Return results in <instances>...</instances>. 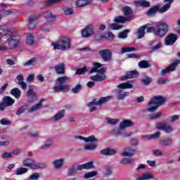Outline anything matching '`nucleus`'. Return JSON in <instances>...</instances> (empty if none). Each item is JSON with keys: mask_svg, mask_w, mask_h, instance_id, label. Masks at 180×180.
I'll use <instances>...</instances> for the list:
<instances>
[{"mask_svg": "<svg viewBox=\"0 0 180 180\" xmlns=\"http://www.w3.org/2000/svg\"><path fill=\"white\" fill-rule=\"evenodd\" d=\"M0 34L1 35L3 43L8 41L10 50L17 49V47L23 44L22 40H20V37L15 33L11 32L6 27H0Z\"/></svg>", "mask_w": 180, "mask_h": 180, "instance_id": "nucleus-1", "label": "nucleus"}, {"mask_svg": "<svg viewBox=\"0 0 180 180\" xmlns=\"http://www.w3.org/2000/svg\"><path fill=\"white\" fill-rule=\"evenodd\" d=\"M165 103V98L162 96H157L151 98L148 103L147 112L153 113L158 109L160 106Z\"/></svg>", "mask_w": 180, "mask_h": 180, "instance_id": "nucleus-2", "label": "nucleus"}, {"mask_svg": "<svg viewBox=\"0 0 180 180\" xmlns=\"http://www.w3.org/2000/svg\"><path fill=\"white\" fill-rule=\"evenodd\" d=\"M53 50L65 51L71 49V39L67 36H62L59 38L56 44H51Z\"/></svg>", "mask_w": 180, "mask_h": 180, "instance_id": "nucleus-3", "label": "nucleus"}, {"mask_svg": "<svg viewBox=\"0 0 180 180\" xmlns=\"http://www.w3.org/2000/svg\"><path fill=\"white\" fill-rule=\"evenodd\" d=\"M22 167L30 168V169H43L47 168L46 163H39L32 158H25L22 162Z\"/></svg>", "mask_w": 180, "mask_h": 180, "instance_id": "nucleus-4", "label": "nucleus"}, {"mask_svg": "<svg viewBox=\"0 0 180 180\" xmlns=\"http://www.w3.org/2000/svg\"><path fill=\"white\" fill-rule=\"evenodd\" d=\"M168 33V25L159 23L155 27V34L158 37H164Z\"/></svg>", "mask_w": 180, "mask_h": 180, "instance_id": "nucleus-5", "label": "nucleus"}, {"mask_svg": "<svg viewBox=\"0 0 180 180\" xmlns=\"http://www.w3.org/2000/svg\"><path fill=\"white\" fill-rule=\"evenodd\" d=\"M98 53L101 56V58L103 60V61H112V51L110 50L103 49L101 51H99Z\"/></svg>", "mask_w": 180, "mask_h": 180, "instance_id": "nucleus-6", "label": "nucleus"}, {"mask_svg": "<svg viewBox=\"0 0 180 180\" xmlns=\"http://www.w3.org/2000/svg\"><path fill=\"white\" fill-rule=\"evenodd\" d=\"M176 40H178L176 34H169L165 39V46H172V44H175Z\"/></svg>", "mask_w": 180, "mask_h": 180, "instance_id": "nucleus-7", "label": "nucleus"}, {"mask_svg": "<svg viewBox=\"0 0 180 180\" xmlns=\"http://www.w3.org/2000/svg\"><path fill=\"white\" fill-rule=\"evenodd\" d=\"M94 34V25H89L82 30V37L86 39Z\"/></svg>", "mask_w": 180, "mask_h": 180, "instance_id": "nucleus-8", "label": "nucleus"}, {"mask_svg": "<svg viewBox=\"0 0 180 180\" xmlns=\"http://www.w3.org/2000/svg\"><path fill=\"white\" fill-rule=\"evenodd\" d=\"M112 133H114V134H119L120 136H122L124 138L133 136V132L126 131L122 129H112Z\"/></svg>", "mask_w": 180, "mask_h": 180, "instance_id": "nucleus-9", "label": "nucleus"}, {"mask_svg": "<svg viewBox=\"0 0 180 180\" xmlns=\"http://www.w3.org/2000/svg\"><path fill=\"white\" fill-rule=\"evenodd\" d=\"M156 127L158 130H162L165 133L169 134L172 131V127L167 123H158Z\"/></svg>", "mask_w": 180, "mask_h": 180, "instance_id": "nucleus-10", "label": "nucleus"}, {"mask_svg": "<svg viewBox=\"0 0 180 180\" xmlns=\"http://www.w3.org/2000/svg\"><path fill=\"white\" fill-rule=\"evenodd\" d=\"M36 26H37V15H31L27 24V27L30 30H33L34 29H36Z\"/></svg>", "mask_w": 180, "mask_h": 180, "instance_id": "nucleus-11", "label": "nucleus"}, {"mask_svg": "<svg viewBox=\"0 0 180 180\" xmlns=\"http://www.w3.org/2000/svg\"><path fill=\"white\" fill-rule=\"evenodd\" d=\"M93 65L94 68H92L91 70L89 72V74H92L93 72H106V68H101L102 64L99 63H93ZM101 68V69H99Z\"/></svg>", "mask_w": 180, "mask_h": 180, "instance_id": "nucleus-12", "label": "nucleus"}, {"mask_svg": "<svg viewBox=\"0 0 180 180\" xmlns=\"http://www.w3.org/2000/svg\"><path fill=\"white\" fill-rule=\"evenodd\" d=\"M139 72L136 70L127 72L125 75L121 77V81H127V79H131V78H137Z\"/></svg>", "mask_w": 180, "mask_h": 180, "instance_id": "nucleus-13", "label": "nucleus"}, {"mask_svg": "<svg viewBox=\"0 0 180 180\" xmlns=\"http://www.w3.org/2000/svg\"><path fill=\"white\" fill-rule=\"evenodd\" d=\"M110 99V96L102 97L98 101H96V99H94L93 101L89 103L88 106H94V105H102V103L109 102Z\"/></svg>", "mask_w": 180, "mask_h": 180, "instance_id": "nucleus-14", "label": "nucleus"}, {"mask_svg": "<svg viewBox=\"0 0 180 180\" xmlns=\"http://www.w3.org/2000/svg\"><path fill=\"white\" fill-rule=\"evenodd\" d=\"M65 162V159L59 158L53 161V167L55 169H61L64 166V163Z\"/></svg>", "mask_w": 180, "mask_h": 180, "instance_id": "nucleus-15", "label": "nucleus"}, {"mask_svg": "<svg viewBox=\"0 0 180 180\" xmlns=\"http://www.w3.org/2000/svg\"><path fill=\"white\" fill-rule=\"evenodd\" d=\"M90 79L96 82H102L106 79V75L105 72H98L97 75L91 76Z\"/></svg>", "mask_w": 180, "mask_h": 180, "instance_id": "nucleus-16", "label": "nucleus"}, {"mask_svg": "<svg viewBox=\"0 0 180 180\" xmlns=\"http://www.w3.org/2000/svg\"><path fill=\"white\" fill-rule=\"evenodd\" d=\"M136 180H150L154 179V174L151 172H145L142 174H139L136 176Z\"/></svg>", "mask_w": 180, "mask_h": 180, "instance_id": "nucleus-17", "label": "nucleus"}, {"mask_svg": "<svg viewBox=\"0 0 180 180\" xmlns=\"http://www.w3.org/2000/svg\"><path fill=\"white\" fill-rule=\"evenodd\" d=\"M54 92H68L70 91V86L67 84L56 85L53 87Z\"/></svg>", "mask_w": 180, "mask_h": 180, "instance_id": "nucleus-18", "label": "nucleus"}, {"mask_svg": "<svg viewBox=\"0 0 180 180\" xmlns=\"http://www.w3.org/2000/svg\"><path fill=\"white\" fill-rule=\"evenodd\" d=\"M16 79H17V84L18 85H20L22 89H27V84L24 81L25 77L22 74L18 75L16 77Z\"/></svg>", "mask_w": 180, "mask_h": 180, "instance_id": "nucleus-19", "label": "nucleus"}, {"mask_svg": "<svg viewBox=\"0 0 180 180\" xmlns=\"http://www.w3.org/2000/svg\"><path fill=\"white\" fill-rule=\"evenodd\" d=\"M134 126V122L130 120H124L120 123L119 128L117 129H126L127 127H131Z\"/></svg>", "mask_w": 180, "mask_h": 180, "instance_id": "nucleus-20", "label": "nucleus"}, {"mask_svg": "<svg viewBox=\"0 0 180 180\" xmlns=\"http://www.w3.org/2000/svg\"><path fill=\"white\" fill-rule=\"evenodd\" d=\"M54 70L58 75H63L65 74V64L60 63L54 67Z\"/></svg>", "mask_w": 180, "mask_h": 180, "instance_id": "nucleus-21", "label": "nucleus"}, {"mask_svg": "<svg viewBox=\"0 0 180 180\" xmlns=\"http://www.w3.org/2000/svg\"><path fill=\"white\" fill-rule=\"evenodd\" d=\"M43 102H44V99H41L38 103L35 105L32 106L31 108L29 109V113H32V112H37V110H40L41 108H43Z\"/></svg>", "mask_w": 180, "mask_h": 180, "instance_id": "nucleus-22", "label": "nucleus"}, {"mask_svg": "<svg viewBox=\"0 0 180 180\" xmlns=\"http://www.w3.org/2000/svg\"><path fill=\"white\" fill-rule=\"evenodd\" d=\"M44 16L47 22L51 23L56 22V17L51 11H46L44 13Z\"/></svg>", "mask_w": 180, "mask_h": 180, "instance_id": "nucleus-23", "label": "nucleus"}, {"mask_svg": "<svg viewBox=\"0 0 180 180\" xmlns=\"http://www.w3.org/2000/svg\"><path fill=\"white\" fill-rule=\"evenodd\" d=\"M135 153L136 150L131 148H127L124 150V152L122 153V155L123 157H133Z\"/></svg>", "mask_w": 180, "mask_h": 180, "instance_id": "nucleus-24", "label": "nucleus"}, {"mask_svg": "<svg viewBox=\"0 0 180 180\" xmlns=\"http://www.w3.org/2000/svg\"><path fill=\"white\" fill-rule=\"evenodd\" d=\"M92 168H95L94 162L92 161L82 165H79V169H80V171H82V169H92Z\"/></svg>", "mask_w": 180, "mask_h": 180, "instance_id": "nucleus-25", "label": "nucleus"}, {"mask_svg": "<svg viewBox=\"0 0 180 180\" xmlns=\"http://www.w3.org/2000/svg\"><path fill=\"white\" fill-rule=\"evenodd\" d=\"M116 153V150L110 148L103 149L100 151V154H101V155H115Z\"/></svg>", "mask_w": 180, "mask_h": 180, "instance_id": "nucleus-26", "label": "nucleus"}, {"mask_svg": "<svg viewBox=\"0 0 180 180\" xmlns=\"http://www.w3.org/2000/svg\"><path fill=\"white\" fill-rule=\"evenodd\" d=\"M64 116H65V110H62L58 112L57 114H56L53 116V120L54 122H58V120H61V119H64Z\"/></svg>", "mask_w": 180, "mask_h": 180, "instance_id": "nucleus-27", "label": "nucleus"}, {"mask_svg": "<svg viewBox=\"0 0 180 180\" xmlns=\"http://www.w3.org/2000/svg\"><path fill=\"white\" fill-rule=\"evenodd\" d=\"M93 0H77L76 1V6L79 8H82L83 6H86L89 4H92Z\"/></svg>", "mask_w": 180, "mask_h": 180, "instance_id": "nucleus-28", "label": "nucleus"}, {"mask_svg": "<svg viewBox=\"0 0 180 180\" xmlns=\"http://www.w3.org/2000/svg\"><path fill=\"white\" fill-rule=\"evenodd\" d=\"M77 171H81V169H79V165L77 166H72V167H70L68 170V175H69V176H71L75 174H77Z\"/></svg>", "mask_w": 180, "mask_h": 180, "instance_id": "nucleus-29", "label": "nucleus"}, {"mask_svg": "<svg viewBox=\"0 0 180 180\" xmlns=\"http://www.w3.org/2000/svg\"><path fill=\"white\" fill-rule=\"evenodd\" d=\"M28 171H29V169L27 167H18L16 169L15 172V175H17V176L25 175V174H27Z\"/></svg>", "mask_w": 180, "mask_h": 180, "instance_id": "nucleus-30", "label": "nucleus"}, {"mask_svg": "<svg viewBox=\"0 0 180 180\" xmlns=\"http://www.w3.org/2000/svg\"><path fill=\"white\" fill-rule=\"evenodd\" d=\"M127 20H130V17L117 16L114 18L115 23H124V22H127Z\"/></svg>", "mask_w": 180, "mask_h": 180, "instance_id": "nucleus-31", "label": "nucleus"}, {"mask_svg": "<svg viewBox=\"0 0 180 180\" xmlns=\"http://www.w3.org/2000/svg\"><path fill=\"white\" fill-rule=\"evenodd\" d=\"M146 26H143L138 30L136 32L137 39H143L144 37V34H146Z\"/></svg>", "mask_w": 180, "mask_h": 180, "instance_id": "nucleus-32", "label": "nucleus"}, {"mask_svg": "<svg viewBox=\"0 0 180 180\" xmlns=\"http://www.w3.org/2000/svg\"><path fill=\"white\" fill-rule=\"evenodd\" d=\"M11 94L13 95V96H15V98L19 99V98H20V95H22V91H20V89L18 88H14L11 90Z\"/></svg>", "mask_w": 180, "mask_h": 180, "instance_id": "nucleus-33", "label": "nucleus"}, {"mask_svg": "<svg viewBox=\"0 0 180 180\" xmlns=\"http://www.w3.org/2000/svg\"><path fill=\"white\" fill-rule=\"evenodd\" d=\"M175 69L174 68V65L170 64L168 68H166L165 69H162L161 71L162 75H166V74H169V72H172V71H174Z\"/></svg>", "mask_w": 180, "mask_h": 180, "instance_id": "nucleus-34", "label": "nucleus"}, {"mask_svg": "<svg viewBox=\"0 0 180 180\" xmlns=\"http://www.w3.org/2000/svg\"><path fill=\"white\" fill-rule=\"evenodd\" d=\"M97 148L98 145L95 143H87L84 146L86 151H94V150H96Z\"/></svg>", "mask_w": 180, "mask_h": 180, "instance_id": "nucleus-35", "label": "nucleus"}, {"mask_svg": "<svg viewBox=\"0 0 180 180\" xmlns=\"http://www.w3.org/2000/svg\"><path fill=\"white\" fill-rule=\"evenodd\" d=\"M26 44L28 46H33L34 44V36L29 34L26 37Z\"/></svg>", "mask_w": 180, "mask_h": 180, "instance_id": "nucleus-36", "label": "nucleus"}, {"mask_svg": "<svg viewBox=\"0 0 180 180\" xmlns=\"http://www.w3.org/2000/svg\"><path fill=\"white\" fill-rule=\"evenodd\" d=\"M117 87L120 88V89H130L133 88V84L129 82H125L118 84Z\"/></svg>", "mask_w": 180, "mask_h": 180, "instance_id": "nucleus-37", "label": "nucleus"}, {"mask_svg": "<svg viewBox=\"0 0 180 180\" xmlns=\"http://www.w3.org/2000/svg\"><path fill=\"white\" fill-rule=\"evenodd\" d=\"M172 144V139H162L160 141V145L162 147H167L168 146H171Z\"/></svg>", "mask_w": 180, "mask_h": 180, "instance_id": "nucleus-38", "label": "nucleus"}, {"mask_svg": "<svg viewBox=\"0 0 180 180\" xmlns=\"http://www.w3.org/2000/svg\"><path fill=\"white\" fill-rule=\"evenodd\" d=\"M122 26L120 25H117L116 23H112L108 25V30H120L122 29Z\"/></svg>", "mask_w": 180, "mask_h": 180, "instance_id": "nucleus-39", "label": "nucleus"}, {"mask_svg": "<svg viewBox=\"0 0 180 180\" xmlns=\"http://www.w3.org/2000/svg\"><path fill=\"white\" fill-rule=\"evenodd\" d=\"M117 94H117V98L120 101L123 100L125 96H127V95H129V92H124L121 89H118V90H117Z\"/></svg>", "mask_w": 180, "mask_h": 180, "instance_id": "nucleus-40", "label": "nucleus"}, {"mask_svg": "<svg viewBox=\"0 0 180 180\" xmlns=\"http://www.w3.org/2000/svg\"><path fill=\"white\" fill-rule=\"evenodd\" d=\"M101 39H106V40H115V36L112 32H109L105 35L101 34Z\"/></svg>", "mask_w": 180, "mask_h": 180, "instance_id": "nucleus-41", "label": "nucleus"}, {"mask_svg": "<svg viewBox=\"0 0 180 180\" xmlns=\"http://www.w3.org/2000/svg\"><path fill=\"white\" fill-rule=\"evenodd\" d=\"M4 103L7 106H12L13 103H15V100H13L12 98L7 96L4 98Z\"/></svg>", "mask_w": 180, "mask_h": 180, "instance_id": "nucleus-42", "label": "nucleus"}, {"mask_svg": "<svg viewBox=\"0 0 180 180\" xmlns=\"http://www.w3.org/2000/svg\"><path fill=\"white\" fill-rule=\"evenodd\" d=\"M160 8H158V6H155L154 7L151 8L148 11V16H154L157 12H159Z\"/></svg>", "mask_w": 180, "mask_h": 180, "instance_id": "nucleus-43", "label": "nucleus"}, {"mask_svg": "<svg viewBox=\"0 0 180 180\" xmlns=\"http://www.w3.org/2000/svg\"><path fill=\"white\" fill-rule=\"evenodd\" d=\"M131 51H137V49L134 47H124L121 51V54H124V53H131Z\"/></svg>", "mask_w": 180, "mask_h": 180, "instance_id": "nucleus-44", "label": "nucleus"}, {"mask_svg": "<svg viewBox=\"0 0 180 180\" xmlns=\"http://www.w3.org/2000/svg\"><path fill=\"white\" fill-rule=\"evenodd\" d=\"M62 9L65 15H72L74 13V9H72V8H68L63 6Z\"/></svg>", "mask_w": 180, "mask_h": 180, "instance_id": "nucleus-45", "label": "nucleus"}, {"mask_svg": "<svg viewBox=\"0 0 180 180\" xmlns=\"http://www.w3.org/2000/svg\"><path fill=\"white\" fill-rule=\"evenodd\" d=\"M122 13L125 16H129L133 13V11L131 10V8L127 6L122 8Z\"/></svg>", "mask_w": 180, "mask_h": 180, "instance_id": "nucleus-46", "label": "nucleus"}, {"mask_svg": "<svg viewBox=\"0 0 180 180\" xmlns=\"http://www.w3.org/2000/svg\"><path fill=\"white\" fill-rule=\"evenodd\" d=\"M98 175V172L92 171L87 172L84 174V179H88L89 178H94V176H96Z\"/></svg>", "mask_w": 180, "mask_h": 180, "instance_id": "nucleus-47", "label": "nucleus"}, {"mask_svg": "<svg viewBox=\"0 0 180 180\" xmlns=\"http://www.w3.org/2000/svg\"><path fill=\"white\" fill-rule=\"evenodd\" d=\"M51 146H53V141L48 140L40 147V150H47V148H49V147H51Z\"/></svg>", "mask_w": 180, "mask_h": 180, "instance_id": "nucleus-48", "label": "nucleus"}, {"mask_svg": "<svg viewBox=\"0 0 180 180\" xmlns=\"http://www.w3.org/2000/svg\"><path fill=\"white\" fill-rule=\"evenodd\" d=\"M36 61H37L36 58H33L27 60V62L22 63V65L24 67H30L32 65H34V63H36Z\"/></svg>", "mask_w": 180, "mask_h": 180, "instance_id": "nucleus-49", "label": "nucleus"}, {"mask_svg": "<svg viewBox=\"0 0 180 180\" xmlns=\"http://www.w3.org/2000/svg\"><path fill=\"white\" fill-rule=\"evenodd\" d=\"M135 4L139 6H144L145 8L150 6V2L147 1H135Z\"/></svg>", "mask_w": 180, "mask_h": 180, "instance_id": "nucleus-50", "label": "nucleus"}, {"mask_svg": "<svg viewBox=\"0 0 180 180\" xmlns=\"http://www.w3.org/2000/svg\"><path fill=\"white\" fill-rule=\"evenodd\" d=\"M140 68H148L150 67V63L148 60H141L139 63Z\"/></svg>", "mask_w": 180, "mask_h": 180, "instance_id": "nucleus-51", "label": "nucleus"}, {"mask_svg": "<svg viewBox=\"0 0 180 180\" xmlns=\"http://www.w3.org/2000/svg\"><path fill=\"white\" fill-rule=\"evenodd\" d=\"M105 120L107 123H108V124H112V125L117 124V123H119L120 122L119 119H112L110 117H106Z\"/></svg>", "mask_w": 180, "mask_h": 180, "instance_id": "nucleus-52", "label": "nucleus"}, {"mask_svg": "<svg viewBox=\"0 0 180 180\" xmlns=\"http://www.w3.org/2000/svg\"><path fill=\"white\" fill-rule=\"evenodd\" d=\"M98 141H99V140L94 135L86 138V143H98Z\"/></svg>", "mask_w": 180, "mask_h": 180, "instance_id": "nucleus-53", "label": "nucleus"}, {"mask_svg": "<svg viewBox=\"0 0 180 180\" xmlns=\"http://www.w3.org/2000/svg\"><path fill=\"white\" fill-rule=\"evenodd\" d=\"M169 8H171L170 4H165L162 8H159V12L160 13H164L167 12V11H169Z\"/></svg>", "mask_w": 180, "mask_h": 180, "instance_id": "nucleus-54", "label": "nucleus"}, {"mask_svg": "<svg viewBox=\"0 0 180 180\" xmlns=\"http://www.w3.org/2000/svg\"><path fill=\"white\" fill-rule=\"evenodd\" d=\"M68 79H70L68 78V77L62 76V77H60L58 79H56V81H57V82H59V84H65V82H67V81H68Z\"/></svg>", "mask_w": 180, "mask_h": 180, "instance_id": "nucleus-55", "label": "nucleus"}, {"mask_svg": "<svg viewBox=\"0 0 180 180\" xmlns=\"http://www.w3.org/2000/svg\"><path fill=\"white\" fill-rule=\"evenodd\" d=\"M121 164H124V165L127 164H133L134 162V159L133 158H124L121 160Z\"/></svg>", "mask_w": 180, "mask_h": 180, "instance_id": "nucleus-56", "label": "nucleus"}, {"mask_svg": "<svg viewBox=\"0 0 180 180\" xmlns=\"http://www.w3.org/2000/svg\"><path fill=\"white\" fill-rule=\"evenodd\" d=\"M39 178H40V173L35 172L30 174V176H29V180H39Z\"/></svg>", "mask_w": 180, "mask_h": 180, "instance_id": "nucleus-57", "label": "nucleus"}, {"mask_svg": "<svg viewBox=\"0 0 180 180\" xmlns=\"http://www.w3.org/2000/svg\"><path fill=\"white\" fill-rule=\"evenodd\" d=\"M151 81H153V79H151V77H148V76H145L142 78V82L145 84V85H150V84H151Z\"/></svg>", "mask_w": 180, "mask_h": 180, "instance_id": "nucleus-58", "label": "nucleus"}, {"mask_svg": "<svg viewBox=\"0 0 180 180\" xmlns=\"http://www.w3.org/2000/svg\"><path fill=\"white\" fill-rule=\"evenodd\" d=\"M36 95H37L36 92H34V91H33V86H30L28 91L27 92V96L36 97Z\"/></svg>", "mask_w": 180, "mask_h": 180, "instance_id": "nucleus-59", "label": "nucleus"}, {"mask_svg": "<svg viewBox=\"0 0 180 180\" xmlns=\"http://www.w3.org/2000/svg\"><path fill=\"white\" fill-rule=\"evenodd\" d=\"M81 89H82V86L79 84L72 89V92H73V94H78Z\"/></svg>", "mask_w": 180, "mask_h": 180, "instance_id": "nucleus-60", "label": "nucleus"}, {"mask_svg": "<svg viewBox=\"0 0 180 180\" xmlns=\"http://www.w3.org/2000/svg\"><path fill=\"white\" fill-rule=\"evenodd\" d=\"M118 39H127V30L120 32L118 34Z\"/></svg>", "mask_w": 180, "mask_h": 180, "instance_id": "nucleus-61", "label": "nucleus"}, {"mask_svg": "<svg viewBox=\"0 0 180 180\" xmlns=\"http://www.w3.org/2000/svg\"><path fill=\"white\" fill-rule=\"evenodd\" d=\"M170 122H176V120H179V115H172L167 118Z\"/></svg>", "mask_w": 180, "mask_h": 180, "instance_id": "nucleus-62", "label": "nucleus"}, {"mask_svg": "<svg viewBox=\"0 0 180 180\" xmlns=\"http://www.w3.org/2000/svg\"><path fill=\"white\" fill-rule=\"evenodd\" d=\"M162 116V112H159L150 115V118L152 120L158 119V117H161Z\"/></svg>", "mask_w": 180, "mask_h": 180, "instance_id": "nucleus-63", "label": "nucleus"}, {"mask_svg": "<svg viewBox=\"0 0 180 180\" xmlns=\"http://www.w3.org/2000/svg\"><path fill=\"white\" fill-rule=\"evenodd\" d=\"M86 72V68H79L76 70V75H81L82 74H85Z\"/></svg>", "mask_w": 180, "mask_h": 180, "instance_id": "nucleus-64", "label": "nucleus"}]
</instances>
